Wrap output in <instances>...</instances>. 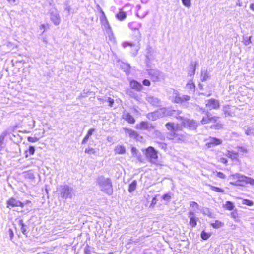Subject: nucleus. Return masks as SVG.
Returning <instances> with one entry per match:
<instances>
[{
	"label": "nucleus",
	"mask_w": 254,
	"mask_h": 254,
	"mask_svg": "<svg viewBox=\"0 0 254 254\" xmlns=\"http://www.w3.org/2000/svg\"><path fill=\"white\" fill-rule=\"evenodd\" d=\"M216 176L221 179H225L226 178L225 175L221 172H217Z\"/></svg>",
	"instance_id": "47"
},
{
	"label": "nucleus",
	"mask_w": 254,
	"mask_h": 254,
	"mask_svg": "<svg viewBox=\"0 0 254 254\" xmlns=\"http://www.w3.org/2000/svg\"><path fill=\"white\" fill-rule=\"evenodd\" d=\"M227 156L233 160H236L238 157V153L233 151H228Z\"/></svg>",
	"instance_id": "28"
},
{
	"label": "nucleus",
	"mask_w": 254,
	"mask_h": 254,
	"mask_svg": "<svg viewBox=\"0 0 254 254\" xmlns=\"http://www.w3.org/2000/svg\"><path fill=\"white\" fill-rule=\"evenodd\" d=\"M124 118L127 122L130 124H134L135 122L133 117L129 113L125 114Z\"/></svg>",
	"instance_id": "25"
},
{
	"label": "nucleus",
	"mask_w": 254,
	"mask_h": 254,
	"mask_svg": "<svg viewBox=\"0 0 254 254\" xmlns=\"http://www.w3.org/2000/svg\"><path fill=\"white\" fill-rule=\"evenodd\" d=\"M197 64V63H195L194 64L193 63H191V65L190 66V70L189 71L188 74L190 76L194 75L195 72V66Z\"/></svg>",
	"instance_id": "29"
},
{
	"label": "nucleus",
	"mask_w": 254,
	"mask_h": 254,
	"mask_svg": "<svg viewBox=\"0 0 254 254\" xmlns=\"http://www.w3.org/2000/svg\"><path fill=\"white\" fill-rule=\"evenodd\" d=\"M128 46H132L133 45L131 43L128 42H125L123 44V46L124 48H126Z\"/></svg>",
	"instance_id": "62"
},
{
	"label": "nucleus",
	"mask_w": 254,
	"mask_h": 254,
	"mask_svg": "<svg viewBox=\"0 0 254 254\" xmlns=\"http://www.w3.org/2000/svg\"><path fill=\"white\" fill-rule=\"evenodd\" d=\"M234 179H238L240 183L243 184V186H245L247 184H250L252 185H254V179L243 175L240 173H236L232 175Z\"/></svg>",
	"instance_id": "6"
},
{
	"label": "nucleus",
	"mask_w": 254,
	"mask_h": 254,
	"mask_svg": "<svg viewBox=\"0 0 254 254\" xmlns=\"http://www.w3.org/2000/svg\"><path fill=\"white\" fill-rule=\"evenodd\" d=\"M188 88L190 89V90H194L195 88V86L194 84L191 83H188L186 85Z\"/></svg>",
	"instance_id": "52"
},
{
	"label": "nucleus",
	"mask_w": 254,
	"mask_h": 254,
	"mask_svg": "<svg viewBox=\"0 0 254 254\" xmlns=\"http://www.w3.org/2000/svg\"><path fill=\"white\" fill-rule=\"evenodd\" d=\"M165 126L168 130L173 131L174 132H176L179 128V125L178 124L170 122L167 123L165 125Z\"/></svg>",
	"instance_id": "19"
},
{
	"label": "nucleus",
	"mask_w": 254,
	"mask_h": 254,
	"mask_svg": "<svg viewBox=\"0 0 254 254\" xmlns=\"http://www.w3.org/2000/svg\"><path fill=\"white\" fill-rule=\"evenodd\" d=\"M231 216L236 221H239L238 214L236 212H232L231 213Z\"/></svg>",
	"instance_id": "46"
},
{
	"label": "nucleus",
	"mask_w": 254,
	"mask_h": 254,
	"mask_svg": "<svg viewBox=\"0 0 254 254\" xmlns=\"http://www.w3.org/2000/svg\"><path fill=\"white\" fill-rule=\"evenodd\" d=\"M251 36L243 38L244 43L246 46L249 45L251 43Z\"/></svg>",
	"instance_id": "40"
},
{
	"label": "nucleus",
	"mask_w": 254,
	"mask_h": 254,
	"mask_svg": "<svg viewBox=\"0 0 254 254\" xmlns=\"http://www.w3.org/2000/svg\"><path fill=\"white\" fill-rule=\"evenodd\" d=\"M89 137L88 136H87V135H86L85 136V137L83 138L82 141V144H85L87 141H88V140L89 139Z\"/></svg>",
	"instance_id": "63"
},
{
	"label": "nucleus",
	"mask_w": 254,
	"mask_h": 254,
	"mask_svg": "<svg viewBox=\"0 0 254 254\" xmlns=\"http://www.w3.org/2000/svg\"><path fill=\"white\" fill-rule=\"evenodd\" d=\"M167 138L173 140L175 142L184 141L186 139V135L183 134H179L176 132L171 133L168 135Z\"/></svg>",
	"instance_id": "10"
},
{
	"label": "nucleus",
	"mask_w": 254,
	"mask_h": 254,
	"mask_svg": "<svg viewBox=\"0 0 254 254\" xmlns=\"http://www.w3.org/2000/svg\"><path fill=\"white\" fill-rule=\"evenodd\" d=\"M210 187L211 190L215 192H221V193H223L224 192V190L221 188L216 187L215 186H210Z\"/></svg>",
	"instance_id": "36"
},
{
	"label": "nucleus",
	"mask_w": 254,
	"mask_h": 254,
	"mask_svg": "<svg viewBox=\"0 0 254 254\" xmlns=\"http://www.w3.org/2000/svg\"><path fill=\"white\" fill-rule=\"evenodd\" d=\"M84 254H91V252L89 249V246H87L84 248Z\"/></svg>",
	"instance_id": "51"
},
{
	"label": "nucleus",
	"mask_w": 254,
	"mask_h": 254,
	"mask_svg": "<svg viewBox=\"0 0 254 254\" xmlns=\"http://www.w3.org/2000/svg\"><path fill=\"white\" fill-rule=\"evenodd\" d=\"M144 86H149L151 84L150 82L148 79H144L142 82Z\"/></svg>",
	"instance_id": "55"
},
{
	"label": "nucleus",
	"mask_w": 254,
	"mask_h": 254,
	"mask_svg": "<svg viewBox=\"0 0 254 254\" xmlns=\"http://www.w3.org/2000/svg\"><path fill=\"white\" fill-rule=\"evenodd\" d=\"M159 144L160 147H161L163 149H165L167 148V145L165 143H160Z\"/></svg>",
	"instance_id": "64"
},
{
	"label": "nucleus",
	"mask_w": 254,
	"mask_h": 254,
	"mask_svg": "<svg viewBox=\"0 0 254 254\" xmlns=\"http://www.w3.org/2000/svg\"><path fill=\"white\" fill-rule=\"evenodd\" d=\"M94 131H95V129H94V128H91V129H89L88 130V133L86 134V135L89 137L90 136H91L92 135V134L94 132Z\"/></svg>",
	"instance_id": "57"
},
{
	"label": "nucleus",
	"mask_w": 254,
	"mask_h": 254,
	"mask_svg": "<svg viewBox=\"0 0 254 254\" xmlns=\"http://www.w3.org/2000/svg\"><path fill=\"white\" fill-rule=\"evenodd\" d=\"M64 10L67 11V14L69 15L70 14V10H71L70 6L69 5V4L67 3H65L64 4Z\"/></svg>",
	"instance_id": "44"
},
{
	"label": "nucleus",
	"mask_w": 254,
	"mask_h": 254,
	"mask_svg": "<svg viewBox=\"0 0 254 254\" xmlns=\"http://www.w3.org/2000/svg\"><path fill=\"white\" fill-rule=\"evenodd\" d=\"M230 184H232L234 186H243V184L240 183V182L239 181V180L237 179V180L235 182H231Z\"/></svg>",
	"instance_id": "54"
},
{
	"label": "nucleus",
	"mask_w": 254,
	"mask_h": 254,
	"mask_svg": "<svg viewBox=\"0 0 254 254\" xmlns=\"http://www.w3.org/2000/svg\"><path fill=\"white\" fill-rule=\"evenodd\" d=\"M114 151L116 154H124L126 152V148L123 145H118L114 149Z\"/></svg>",
	"instance_id": "24"
},
{
	"label": "nucleus",
	"mask_w": 254,
	"mask_h": 254,
	"mask_svg": "<svg viewBox=\"0 0 254 254\" xmlns=\"http://www.w3.org/2000/svg\"><path fill=\"white\" fill-rule=\"evenodd\" d=\"M190 206L194 208V209L198 210L199 209V205L198 204L194 202V201H191L190 203Z\"/></svg>",
	"instance_id": "45"
},
{
	"label": "nucleus",
	"mask_w": 254,
	"mask_h": 254,
	"mask_svg": "<svg viewBox=\"0 0 254 254\" xmlns=\"http://www.w3.org/2000/svg\"><path fill=\"white\" fill-rule=\"evenodd\" d=\"M57 190L60 196L63 199L71 198L74 195L73 188L67 185L60 186Z\"/></svg>",
	"instance_id": "3"
},
{
	"label": "nucleus",
	"mask_w": 254,
	"mask_h": 254,
	"mask_svg": "<svg viewBox=\"0 0 254 254\" xmlns=\"http://www.w3.org/2000/svg\"><path fill=\"white\" fill-rule=\"evenodd\" d=\"M220 127H221V125H219V124L212 125V126H211V128L215 129H219Z\"/></svg>",
	"instance_id": "61"
},
{
	"label": "nucleus",
	"mask_w": 254,
	"mask_h": 254,
	"mask_svg": "<svg viewBox=\"0 0 254 254\" xmlns=\"http://www.w3.org/2000/svg\"><path fill=\"white\" fill-rule=\"evenodd\" d=\"M188 216L190 218V225L192 227H195L197 225V218L195 217L194 213L190 211Z\"/></svg>",
	"instance_id": "17"
},
{
	"label": "nucleus",
	"mask_w": 254,
	"mask_h": 254,
	"mask_svg": "<svg viewBox=\"0 0 254 254\" xmlns=\"http://www.w3.org/2000/svg\"><path fill=\"white\" fill-rule=\"evenodd\" d=\"M245 133L248 136H254V127H248L245 129Z\"/></svg>",
	"instance_id": "26"
},
{
	"label": "nucleus",
	"mask_w": 254,
	"mask_h": 254,
	"mask_svg": "<svg viewBox=\"0 0 254 254\" xmlns=\"http://www.w3.org/2000/svg\"><path fill=\"white\" fill-rule=\"evenodd\" d=\"M8 234L10 237V239L12 241L14 237V233L11 229H9L8 230Z\"/></svg>",
	"instance_id": "53"
},
{
	"label": "nucleus",
	"mask_w": 254,
	"mask_h": 254,
	"mask_svg": "<svg viewBox=\"0 0 254 254\" xmlns=\"http://www.w3.org/2000/svg\"><path fill=\"white\" fill-rule=\"evenodd\" d=\"M18 225L20 226V230L21 232L25 235L27 236V230L28 228V227L27 225H25L23 220L20 219L18 221Z\"/></svg>",
	"instance_id": "21"
},
{
	"label": "nucleus",
	"mask_w": 254,
	"mask_h": 254,
	"mask_svg": "<svg viewBox=\"0 0 254 254\" xmlns=\"http://www.w3.org/2000/svg\"><path fill=\"white\" fill-rule=\"evenodd\" d=\"M7 207L9 206H11L12 207L19 206L21 208H23L24 206V204L23 203L13 197L10 198L7 201Z\"/></svg>",
	"instance_id": "13"
},
{
	"label": "nucleus",
	"mask_w": 254,
	"mask_h": 254,
	"mask_svg": "<svg viewBox=\"0 0 254 254\" xmlns=\"http://www.w3.org/2000/svg\"><path fill=\"white\" fill-rule=\"evenodd\" d=\"M27 140L30 142L34 143L38 141L39 140V138L36 137H28Z\"/></svg>",
	"instance_id": "43"
},
{
	"label": "nucleus",
	"mask_w": 254,
	"mask_h": 254,
	"mask_svg": "<svg viewBox=\"0 0 254 254\" xmlns=\"http://www.w3.org/2000/svg\"><path fill=\"white\" fill-rule=\"evenodd\" d=\"M96 182L101 191L108 195H111L113 194V189L112 182L110 178H105L104 176L101 175L97 178Z\"/></svg>",
	"instance_id": "1"
},
{
	"label": "nucleus",
	"mask_w": 254,
	"mask_h": 254,
	"mask_svg": "<svg viewBox=\"0 0 254 254\" xmlns=\"http://www.w3.org/2000/svg\"><path fill=\"white\" fill-rule=\"evenodd\" d=\"M130 86L131 88L134 89L138 91H141L142 88V85L140 83L137 82L135 80L131 81L130 82Z\"/></svg>",
	"instance_id": "18"
},
{
	"label": "nucleus",
	"mask_w": 254,
	"mask_h": 254,
	"mask_svg": "<svg viewBox=\"0 0 254 254\" xmlns=\"http://www.w3.org/2000/svg\"><path fill=\"white\" fill-rule=\"evenodd\" d=\"M135 128L137 129H150L152 128V125L147 122L142 121L139 124L135 126Z\"/></svg>",
	"instance_id": "15"
},
{
	"label": "nucleus",
	"mask_w": 254,
	"mask_h": 254,
	"mask_svg": "<svg viewBox=\"0 0 254 254\" xmlns=\"http://www.w3.org/2000/svg\"><path fill=\"white\" fill-rule=\"evenodd\" d=\"M206 106L209 110L218 109L220 107L218 100L212 98L206 101Z\"/></svg>",
	"instance_id": "11"
},
{
	"label": "nucleus",
	"mask_w": 254,
	"mask_h": 254,
	"mask_svg": "<svg viewBox=\"0 0 254 254\" xmlns=\"http://www.w3.org/2000/svg\"><path fill=\"white\" fill-rule=\"evenodd\" d=\"M4 138L0 136V148H2Z\"/></svg>",
	"instance_id": "59"
},
{
	"label": "nucleus",
	"mask_w": 254,
	"mask_h": 254,
	"mask_svg": "<svg viewBox=\"0 0 254 254\" xmlns=\"http://www.w3.org/2000/svg\"><path fill=\"white\" fill-rule=\"evenodd\" d=\"M116 17L118 20L123 21L126 18L127 14L126 12L124 11H120L116 14Z\"/></svg>",
	"instance_id": "27"
},
{
	"label": "nucleus",
	"mask_w": 254,
	"mask_h": 254,
	"mask_svg": "<svg viewBox=\"0 0 254 254\" xmlns=\"http://www.w3.org/2000/svg\"><path fill=\"white\" fill-rule=\"evenodd\" d=\"M160 115V112L157 111L148 113L147 115V117L149 120H151L152 121H155L159 117Z\"/></svg>",
	"instance_id": "20"
},
{
	"label": "nucleus",
	"mask_w": 254,
	"mask_h": 254,
	"mask_svg": "<svg viewBox=\"0 0 254 254\" xmlns=\"http://www.w3.org/2000/svg\"><path fill=\"white\" fill-rule=\"evenodd\" d=\"M107 34L109 40L112 42H115V37L114 36L113 32L112 30H109L108 32H106Z\"/></svg>",
	"instance_id": "34"
},
{
	"label": "nucleus",
	"mask_w": 254,
	"mask_h": 254,
	"mask_svg": "<svg viewBox=\"0 0 254 254\" xmlns=\"http://www.w3.org/2000/svg\"><path fill=\"white\" fill-rule=\"evenodd\" d=\"M108 102L109 103V106L111 107L113 106V104L114 102V100L110 97L108 98Z\"/></svg>",
	"instance_id": "60"
},
{
	"label": "nucleus",
	"mask_w": 254,
	"mask_h": 254,
	"mask_svg": "<svg viewBox=\"0 0 254 254\" xmlns=\"http://www.w3.org/2000/svg\"><path fill=\"white\" fill-rule=\"evenodd\" d=\"M234 205L231 201H227L225 204V207L227 210H232L234 208Z\"/></svg>",
	"instance_id": "37"
},
{
	"label": "nucleus",
	"mask_w": 254,
	"mask_h": 254,
	"mask_svg": "<svg viewBox=\"0 0 254 254\" xmlns=\"http://www.w3.org/2000/svg\"><path fill=\"white\" fill-rule=\"evenodd\" d=\"M181 114H182V111L180 110H173L170 111V115L175 117L177 119L180 120L185 127H188L192 130L196 129L198 123L195 121L186 118Z\"/></svg>",
	"instance_id": "2"
},
{
	"label": "nucleus",
	"mask_w": 254,
	"mask_h": 254,
	"mask_svg": "<svg viewBox=\"0 0 254 254\" xmlns=\"http://www.w3.org/2000/svg\"><path fill=\"white\" fill-rule=\"evenodd\" d=\"M162 199L167 202H169L171 199V196L170 193H166L162 196Z\"/></svg>",
	"instance_id": "35"
},
{
	"label": "nucleus",
	"mask_w": 254,
	"mask_h": 254,
	"mask_svg": "<svg viewBox=\"0 0 254 254\" xmlns=\"http://www.w3.org/2000/svg\"><path fill=\"white\" fill-rule=\"evenodd\" d=\"M50 19L56 26L59 25L61 23V17L58 11L55 8L49 10Z\"/></svg>",
	"instance_id": "7"
},
{
	"label": "nucleus",
	"mask_w": 254,
	"mask_h": 254,
	"mask_svg": "<svg viewBox=\"0 0 254 254\" xmlns=\"http://www.w3.org/2000/svg\"><path fill=\"white\" fill-rule=\"evenodd\" d=\"M223 111L225 117L232 116L234 113L232 111L231 107L229 105H225L223 107Z\"/></svg>",
	"instance_id": "22"
},
{
	"label": "nucleus",
	"mask_w": 254,
	"mask_h": 254,
	"mask_svg": "<svg viewBox=\"0 0 254 254\" xmlns=\"http://www.w3.org/2000/svg\"><path fill=\"white\" fill-rule=\"evenodd\" d=\"M172 94V100L178 104H183L189 101L190 97L187 95H181L177 90L172 89L170 91Z\"/></svg>",
	"instance_id": "4"
},
{
	"label": "nucleus",
	"mask_w": 254,
	"mask_h": 254,
	"mask_svg": "<svg viewBox=\"0 0 254 254\" xmlns=\"http://www.w3.org/2000/svg\"><path fill=\"white\" fill-rule=\"evenodd\" d=\"M35 147L32 146H30L28 150V152L30 155H33L35 153Z\"/></svg>",
	"instance_id": "48"
},
{
	"label": "nucleus",
	"mask_w": 254,
	"mask_h": 254,
	"mask_svg": "<svg viewBox=\"0 0 254 254\" xmlns=\"http://www.w3.org/2000/svg\"><path fill=\"white\" fill-rule=\"evenodd\" d=\"M141 24L136 22H132L128 24L129 27L132 30L135 31L134 34L136 37V40L139 42L141 38V34L139 31V28L141 27Z\"/></svg>",
	"instance_id": "9"
},
{
	"label": "nucleus",
	"mask_w": 254,
	"mask_h": 254,
	"mask_svg": "<svg viewBox=\"0 0 254 254\" xmlns=\"http://www.w3.org/2000/svg\"><path fill=\"white\" fill-rule=\"evenodd\" d=\"M131 152L133 156H135V155L137 154V153L138 151H137V149L136 148L133 147L131 149Z\"/></svg>",
	"instance_id": "58"
},
{
	"label": "nucleus",
	"mask_w": 254,
	"mask_h": 254,
	"mask_svg": "<svg viewBox=\"0 0 254 254\" xmlns=\"http://www.w3.org/2000/svg\"><path fill=\"white\" fill-rule=\"evenodd\" d=\"M148 74L153 82H159L165 79V75L163 73L156 69H150L148 71Z\"/></svg>",
	"instance_id": "5"
},
{
	"label": "nucleus",
	"mask_w": 254,
	"mask_h": 254,
	"mask_svg": "<svg viewBox=\"0 0 254 254\" xmlns=\"http://www.w3.org/2000/svg\"><path fill=\"white\" fill-rule=\"evenodd\" d=\"M146 157L150 159L151 162L155 163L158 158L157 152L153 147H149L146 150Z\"/></svg>",
	"instance_id": "8"
},
{
	"label": "nucleus",
	"mask_w": 254,
	"mask_h": 254,
	"mask_svg": "<svg viewBox=\"0 0 254 254\" xmlns=\"http://www.w3.org/2000/svg\"><path fill=\"white\" fill-rule=\"evenodd\" d=\"M217 117H211V114L206 112V116L203 117L202 120H201V123L202 124H206L210 123L215 122L217 121Z\"/></svg>",
	"instance_id": "14"
},
{
	"label": "nucleus",
	"mask_w": 254,
	"mask_h": 254,
	"mask_svg": "<svg viewBox=\"0 0 254 254\" xmlns=\"http://www.w3.org/2000/svg\"><path fill=\"white\" fill-rule=\"evenodd\" d=\"M209 74L207 73V71H201V80L202 81L204 82L206 81L209 78Z\"/></svg>",
	"instance_id": "32"
},
{
	"label": "nucleus",
	"mask_w": 254,
	"mask_h": 254,
	"mask_svg": "<svg viewBox=\"0 0 254 254\" xmlns=\"http://www.w3.org/2000/svg\"><path fill=\"white\" fill-rule=\"evenodd\" d=\"M238 151L240 152H242L244 153H248V150L245 147L239 146V147H238Z\"/></svg>",
	"instance_id": "50"
},
{
	"label": "nucleus",
	"mask_w": 254,
	"mask_h": 254,
	"mask_svg": "<svg viewBox=\"0 0 254 254\" xmlns=\"http://www.w3.org/2000/svg\"><path fill=\"white\" fill-rule=\"evenodd\" d=\"M147 101L153 105V106H158L160 103V101L157 98L154 97L153 96H148L147 98Z\"/></svg>",
	"instance_id": "23"
},
{
	"label": "nucleus",
	"mask_w": 254,
	"mask_h": 254,
	"mask_svg": "<svg viewBox=\"0 0 254 254\" xmlns=\"http://www.w3.org/2000/svg\"><path fill=\"white\" fill-rule=\"evenodd\" d=\"M183 4L187 7H190L191 3V0H181Z\"/></svg>",
	"instance_id": "38"
},
{
	"label": "nucleus",
	"mask_w": 254,
	"mask_h": 254,
	"mask_svg": "<svg viewBox=\"0 0 254 254\" xmlns=\"http://www.w3.org/2000/svg\"><path fill=\"white\" fill-rule=\"evenodd\" d=\"M211 225L216 229L221 228L224 226V223L219 220H216L215 222L211 224Z\"/></svg>",
	"instance_id": "30"
},
{
	"label": "nucleus",
	"mask_w": 254,
	"mask_h": 254,
	"mask_svg": "<svg viewBox=\"0 0 254 254\" xmlns=\"http://www.w3.org/2000/svg\"><path fill=\"white\" fill-rule=\"evenodd\" d=\"M125 131L126 133L131 138L136 139L137 140H140V139H142V137L140 136L137 132L134 130H133L131 129L127 128L125 129Z\"/></svg>",
	"instance_id": "16"
},
{
	"label": "nucleus",
	"mask_w": 254,
	"mask_h": 254,
	"mask_svg": "<svg viewBox=\"0 0 254 254\" xmlns=\"http://www.w3.org/2000/svg\"><path fill=\"white\" fill-rule=\"evenodd\" d=\"M137 186V182L136 180H134L129 186L128 191L132 192L135 190Z\"/></svg>",
	"instance_id": "31"
},
{
	"label": "nucleus",
	"mask_w": 254,
	"mask_h": 254,
	"mask_svg": "<svg viewBox=\"0 0 254 254\" xmlns=\"http://www.w3.org/2000/svg\"><path fill=\"white\" fill-rule=\"evenodd\" d=\"M210 236V235L209 234L206 233L205 231H202L201 234V237L203 240H207L208 239L209 237Z\"/></svg>",
	"instance_id": "41"
},
{
	"label": "nucleus",
	"mask_w": 254,
	"mask_h": 254,
	"mask_svg": "<svg viewBox=\"0 0 254 254\" xmlns=\"http://www.w3.org/2000/svg\"><path fill=\"white\" fill-rule=\"evenodd\" d=\"M221 143L222 140L221 139L210 137L207 140L206 146H207L208 148H211L216 145H220Z\"/></svg>",
	"instance_id": "12"
},
{
	"label": "nucleus",
	"mask_w": 254,
	"mask_h": 254,
	"mask_svg": "<svg viewBox=\"0 0 254 254\" xmlns=\"http://www.w3.org/2000/svg\"><path fill=\"white\" fill-rule=\"evenodd\" d=\"M101 13L102 15L100 17V19L101 21V24L102 25V24H104L106 23V22H108V21L107 20V18L106 17V15H105L104 11L102 10H101Z\"/></svg>",
	"instance_id": "33"
},
{
	"label": "nucleus",
	"mask_w": 254,
	"mask_h": 254,
	"mask_svg": "<svg viewBox=\"0 0 254 254\" xmlns=\"http://www.w3.org/2000/svg\"><path fill=\"white\" fill-rule=\"evenodd\" d=\"M85 152L88 154L91 155L95 154L96 153V151L94 149L88 147L85 149Z\"/></svg>",
	"instance_id": "39"
},
{
	"label": "nucleus",
	"mask_w": 254,
	"mask_h": 254,
	"mask_svg": "<svg viewBox=\"0 0 254 254\" xmlns=\"http://www.w3.org/2000/svg\"><path fill=\"white\" fill-rule=\"evenodd\" d=\"M157 199L156 198V196H155L153 198L151 203L150 205V207H153L157 203Z\"/></svg>",
	"instance_id": "49"
},
{
	"label": "nucleus",
	"mask_w": 254,
	"mask_h": 254,
	"mask_svg": "<svg viewBox=\"0 0 254 254\" xmlns=\"http://www.w3.org/2000/svg\"><path fill=\"white\" fill-rule=\"evenodd\" d=\"M102 26L105 29L106 32H108L109 30H112V28L109 24V22H107L106 23L102 24Z\"/></svg>",
	"instance_id": "42"
},
{
	"label": "nucleus",
	"mask_w": 254,
	"mask_h": 254,
	"mask_svg": "<svg viewBox=\"0 0 254 254\" xmlns=\"http://www.w3.org/2000/svg\"><path fill=\"white\" fill-rule=\"evenodd\" d=\"M244 201L245 202L244 203V204H246L247 205L252 206L253 204V202L252 201H251V200L245 199Z\"/></svg>",
	"instance_id": "56"
}]
</instances>
